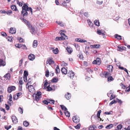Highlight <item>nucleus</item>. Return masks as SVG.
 Returning a JSON list of instances; mask_svg holds the SVG:
<instances>
[{"label":"nucleus","instance_id":"obj_13","mask_svg":"<svg viewBox=\"0 0 130 130\" xmlns=\"http://www.w3.org/2000/svg\"><path fill=\"white\" fill-rule=\"evenodd\" d=\"M10 74L9 73H7L4 75L3 77L6 79V80H9L10 77Z\"/></svg>","mask_w":130,"mask_h":130},{"label":"nucleus","instance_id":"obj_54","mask_svg":"<svg viewBox=\"0 0 130 130\" xmlns=\"http://www.w3.org/2000/svg\"><path fill=\"white\" fill-rule=\"evenodd\" d=\"M87 72H89V73H92V71L90 68H87L86 69Z\"/></svg>","mask_w":130,"mask_h":130},{"label":"nucleus","instance_id":"obj_42","mask_svg":"<svg viewBox=\"0 0 130 130\" xmlns=\"http://www.w3.org/2000/svg\"><path fill=\"white\" fill-rule=\"evenodd\" d=\"M12 13V11L11 10H8L6 11V14L8 15H11Z\"/></svg>","mask_w":130,"mask_h":130},{"label":"nucleus","instance_id":"obj_22","mask_svg":"<svg viewBox=\"0 0 130 130\" xmlns=\"http://www.w3.org/2000/svg\"><path fill=\"white\" fill-rule=\"evenodd\" d=\"M37 41L36 40H34L33 42L32 46L34 48L36 47L37 45Z\"/></svg>","mask_w":130,"mask_h":130},{"label":"nucleus","instance_id":"obj_18","mask_svg":"<svg viewBox=\"0 0 130 130\" xmlns=\"http://www.w3.org/2000/svg\"><path fill=\"white\" fill-rule=\"evenodd\" d=\"M101 110L99 111L97 113V116L98 118V119L100 121H101L102 120V119L100 118V113H101Z\"/></svg>","mask_w":130,"mask_h":130},{"label":"nucleus","instance_id":"obj_49","mask_svg":"<svg viewBox=\"0 0 130 130\" xmlns=\"http://www.w3.org/2000/svg\"><path fill=\"white\" fill-rule=\"evenodd\" d=\"M80 123H78L76 126H75V127L76 129H79L80 128Z\"/></svg>","mask_w":130,"mask_h":130},{"label":"nucleus","instance_id":"obj_31","mask_svg":"<svg viewBox=\"0 0 130 130\" xmlns=\"http://www.w3.org/2000/svg\"><path fill=\"white\" fill-rule=\"evenodd\" d=\"M58 81V78H54L52 80V82L53 83H56Z\"/></svg>","mask_w":130,"mask_h":130},{"label":"nucleus","instance_id":"obj_16","mask_svg":"<svg viewBox=\"0 0 130 130\" xmlns=\"http://www.w3.org/2000/svg\"><path fill=\"white\" fill-rule=\"evenodd\" d=\"M54 62L53 61L51 60L50 58L48 59L47 60L46 62V64H47L48 63L49 65L53 64L54 63Z\"/></svg>","mask_w":130,"mask_h":130},{"label":"nucleus","instance_id":"obj_17","mask_svg":"<svg viewBox=\"0 0 130 130\" xmlns=\"http://www.w3.org/2000/svg\"><path fill=\"white\" fill-rule=\"evenodd\" d=\"M71 94L67 92L65 95V97L68 100L70 99L71 97Z\"/></svg>","mask_w":130,"mask_h":130},{"label":"nucleus","instance_id":"obj_7","mask_svg":"<svg viewBox=\"0 0 130 130\" xmlns=\"http://www.w3.org/2000/svg\"><path fill=\"white\" fill-rule=\"evenodd\" d=\"M73 120L74 122L76 123H77L79 121V118L77 116H74L73 118Z\"/></svg>","mask_w":130,"mask_h":130},{"label":"nucleus","instance_id":"obj_10","mask_svg":"<svg viewBox=\"0 0 130 130\" xmlns=\"http://www.w3.org/2000/svg\"><path fill=\"white\" fill-rule=\"evenodd\" d=\"M126 48L124 46H121L119 45L118 47L117 50L119 51H122L123 50H126Z\"/></svg>","mask_w":130,"mask_h":130},{"label":"nucleus","instance_id":"obj_52","mask_svg":"<svg viewBox=\"0 0 130 130\" xmlns=\"http://www.w3.org/2000/svg\"><path fill=\"white\" fill-rule=\"evenodd\" d=\"M11 127V125L6 126H5V128L7 130H8Z\"/></svg>","mask_w":130,"mask_h":130},{"label":"nucleus","instance_id":"obj_51","mask_svg":"<svg viewBox=\"0 0 130 130\" xmlns=\"http://www.w3.org/2000/svg\"><path fill=\"white\" fill-rule=\"evenodd\" d=\"M67 63L65 62L64 61H62L61 63V65L63 66H67Z\"/></svg>","mask_w":130,"mask_h":130},{"label":"nucleus","instance_id":"obj_25","mask_svg":"<svg viewBox=\"0 0 130 130\" xmlns=\"http://www.w3.org/2000/svg\"><path fill=\"white\" fill-rule=\"evenodd\" d=\"M55 71L56 74L59 73L60 72V69H59V67L57 66L55 69Z\"/></svg>","mask_w":130,"mask_h":130},{"label":"nucleus","instance_id":"obj_28","mask_svg":"<svg viewBox=\"0 0 130 130\" xmlns=\"http://www.w3.org/2000/svg\"><path fill=\"white\" fill-rule=\"evenodd\" d=\"M11 8L13 11H16L17 10V8L15 5H12L11 7Z\"/></svg>","mask_w":130,"mask_h":130},{"label":"nucleus","instance_id":"obj_40","mask_svg":"<svg viewBox=\"0 0 130 130\" xmlns=\"http://www.w3.org/2000/svg\"><path fill=\"white\" fill-rule=\"evenodd\" d=\"M97 34L99 35H102V30H101L98 29L97 31Z\"/></svg>","mask_w":130,"mask_h":130},{"label":"nucleus","instance_id":"obj_45","mask_svg":"<svg viewBox=\"0 0 130 130\" xmlns=\"http://www.w3.org/2000/svg\"><path fill=\"white\" fill-rule=\"evenodd\" d=\"M63 40L62 39V38L61 37H57L55 39L56 41L61 40Z\"/></svg>","mask_w":130,"mask_h":130},{"label":"nucleus","instance_id":"obj_2","mask_svg":"<svg viewBox=\"0 0 130 130\" xmlns=\"http://www.w3.org/2000/svg\"><path fill=\"white\" fill-rule=\"evenodd\" d=\"M102 76V75L104 76L106 78L107 77V80L109 82H111L114 80L112 76H111V74L109 72H106L104 74H100Z\"/></svg>","mask_w":130,"mask_h":130},{"label":"nucleus","instance_id":"obj_34","mask_svg":"<svg viewBox=\"0 0 130 130\" xmlns=\"http://www.w3.org/2000/svg\"><path fill=\"white\" fill-rule=\"evenodd\" d=\"M13 38L12 37L8 36L6 38V39H7L8 41L11 42L12 41V39Z\"/></svg>","mask_w":130,"mask_h":130},{"label":"nucleus","instance_id":"obj_41","mask_svg":"<svg viewBox=\"0 0 130 130\" xmlns=\"http://www.w3.org/2000/svg\"><path fill=\"white\" fill-rule=\"evenodd\" d=\"M88 23L90 26L91 27H92V25H93V24L92 23L91 21H90V20H88Z\"/></svg>","mask_w":130,"mask_h":130},{"label":"nucleus","instance_id":"obj_62","mask_svg":"<svg viewBox=\"0 0 130 130\" xmlns=\"http://www.w3.org/2000/svg\"><path fill=\"white\" fill-rule=\"evenodd\" d=\"M100 47V45L99 44H95L94 47L95 48H97Z\"/></svg>","mask_w":130,"mask_h":130},{"label":"nucleus","instance_id":"obj_58","mask_svg":"<svg viewBox=\"0 0 130 130\" xmlns=\"http://www.w3.org/2000/svg\"><path fill=\"white\" fill-rule=\"evenodd\" d=\"M102 30V36H103V38H105V36L104 33L105 32L104 30Z\"/></svg>","mask_w":130,"mask_h":130},{"label":"nucleus","instance_id":"obj_9","mask_svg":"<svg viewBox=\"0 0 130 130\" xmlns=\"http://www.w3.org/2000/svg\"><path fill=\"white\" fill-rule=\"evenodd\" d=\"M11 118L13 123L16 124L18 122V119L16 116H12L11 117Z\"/></svg>","mask_w":130,"mask_h":130},{"label":"nucleus","instance_id":"obj_53","mask_svg":"<svg viewBox=\"0 0 130 130\" xmlns=\"http://www.w3.org/2000/svg\"><path fill=\"white\" fill-rule=\"evenodd\" d=\"M24 23L27 25V27L29 26H30V23H29L28 21L26 20V21L24 22Z\"/></svg>","mask_w":130,"mask_h":130},{"label":"nucleus","instance_id":"obj_6","mask_svg":"<svg viewBox=\"0 0 130 130\" xmlns=\"http://www.w3.org/2000/svg\"><path fill=\"white\" fill-rule=\"evenodd\" d=\"M15 89L16 87L15 86H12L8 88L7 91L9 93H10L12 91L15 90Z\"/></svg>","mask_w":130,"mask_h":130},{"label":"nucleus","instance_id":"obj_1","mask_svg":"<svg viewBox=\"0 0 130 130\" xmlns=\"http://www.w3.org/2000/svg\"><path fill=\"white\" fill-rule=\"evenodd\" d=\"M22 11L21 12V14L24 17L28 15L27 11H30L31 14H32V8L31 7H29L25 4H24L23 6L22 7Z\"/></svg>","mask_w":130,"mask_h":130},{"label":"nucleus","instance_id":"obj_57","mask_svg":"<svg viewBox=\"0 0 130 130\" xmlns=\"http://www.w3.org/2000/svg\"><path fill=\"white\" fill-rule=\"evenodd\" d=\"M5 108L7 110H8L10 108V107L9 106V105L7 104H5Z\"/></svg>","mask_w":130,"mask_h":130},{"label":"nucleus","instance_id":"obj_39","mask_svg":"<svg viewBox=\"0 0 130 130\" xmlns=\"http://www.w3.org/2000/svg\"><path fill=\"white\" fill-rule=\"evenodd\" d=\"M117 102V101L115 100H113L110 103L109 105L110 106L111 105L113 104L116 103Z\"/></svg>","mask_w":130,"mask_h":130},{"label":"nucleus","instance_id":"obj_14","mask_svg":"<svg viewBox=\"0 0 130 130\" xmlns=\"http://www.w3.org/2000/svg\"><path fill=\"white\" fill-rule=\"evenodd\" d=\"M61 71L62 74H66L67 73V70L65 68H62Z\"/></svg>","mask_w":130,"mask_h":130},{"label":"nucleus","instance_id":"obj_5","mask_svg":"<svg viewBox=\"0 0 130 130\" xmlns=\"http://www.w3.org/2000/svg\"><path fill=\"white\" fill-rule=\"evenodd\" d=\"M93 64H95L99 65L101 64V61L100 58H97L96 60H94L92 62Z\"/></svg>","mask_w":130,"mask_h":130},{"label":"nucleus","instance_id":"obj_35","mask_svg":"<svg viewBox=\"0 0 130 130\" xmlns=\"http://www.w3.org/2000/svg\"><path fill=\"white\" fill-rule=\"evenodd\" d=\"M53 52L55 54H57L59 52V50L57 48H56L55 49H54L53 50Z\"/></svg>","mask_w":130,"mask_h":130},{"label":"nucleus","instance_id":"obj_29","mask_svg":"<svg viewBox=\"0 0 130 130\" xmlns=\"http://www.w3.org/2000/svg\"><path fill=\"white\" fill-rule=\"evenodd\" d=\"M94 24L97 26H100V23L99 20H95L94 21Z\"/></svg>","mask_w":130,"mask_h":130},{"label":"nucleus","instance_id":"obj_24","mask_svg":"<svg viewBox=\"0 0 130 130\" xmlns=\"http://www.w3.org/2000/svg\"><path fill=\"white\" fill-rule=\"evenodd\" d=\"M60 34L61 36V37L62 38L63 40L65 39H67V38H66L67 37V36L61 32Z\"/></svg>","mask_w":130,"mask_h":130},{"label":"nucleus","instance_id":"obj_30","mask_svg":"<svg viewBox=\"0 0 130 130\" xmlns=\"http://www.w3.org/2000/svg\"><path fill=\"white\" fill-rule=\"evenodd\" d=\"M25 127H27L29 125V123L26 121H24L23 123Z\"/></svg>","mask_w":130,"mask_h":130},{"label":"nucleus","instance_id":"obj_4","mask_svg":"<svg viewBox=\"0 0 130 130\" xmlns=\"http://www.w3.org/2000/svg\"><path fill=\"white\" fill-rule=\"evenodd\" d=\"M67 75L71 78L73 80L75 79L76 78V77L75 76L74 73L72 71H69L67 74Z\"/></svg>","mask_w":130,"mask_h":130},{"label":"nucleus","instance_id":"obj_27","mask_svg":"<svg viewBox=\"0 0 130 130\" xmlns=\"http://www.w3.org/2000/svg\"><path fill=\"white\" fill-rule=\"evenodd\" d=\"M115 38H116L119 40H121L122 39L121 36L118 35L117 34H116L115 35Z\"/></svg>","mask_w":130,"mask_h":130},{"label":"nucleus","instance_id":"obj_63","mask_svg":"<svg viewBox=\"0 0 130 130\" xmlns=\"http://www.w3.org/2000/svg\"><path fill=\"white\" fill-rule=\"evenodd\" d=\"M122 125L120 124L117 126V128L118 129H121L122 127Z\"/></svg>","mask_w":130,"mask_h":130},{"label":"nucleus","instance_id":"obj_50","mask_svg":"<svg viewBox=\"0 0 130 130\" xmlns=\"http://www.w3.org/2000/svg\"><path fill=\"white\" fill-rule=\"evenodd\" d=\"M28 75V72L26 71H24V76L27 77Z\"/></svg>","mask_w":130,"mask_h":130},{"label":"nucleus","instance_id":"obj_8","mask_svg":"<svg viewBox=\"0 0 130 130\" xmlns=\"http://www.w3.org/2000/svg\"><path fill=\"white\" fill-rule=\"evenodd\" d=\"M28 58L30 60L33 61L35 58V55L33 54H30L28 56Z\"/></svg>","mask_w":130,"mask_h":130},{"label":"nucleus","instance_id":"obj_43","mask_svg":"<svg viewBox=\"0 0 130 130\" xmlns=\"http://www.w3.org/2000/svg\"><path fill=\"white\" fill-rule=\"evenodd\" d=\"M48 91H51L53 89L51 87H50V85H49L46 87Z\"/></svg>","mask_w":130,"mask_h":130},{"label":"nucleus","instance_id":"obj_11","mask_svg":"<svg viewBox=\"0 0 130 130\" xmlns=\"http://www.w3.org/2000/svg\"><path fill=\"white\" fill-rule=\"evenodd\" d=\"M28 28L30 30V32L32 34L33 33H35V28L32 26L30 24V26H28Z\"/></svg>","mask_w":130,"mask_h":130},{"label":"nucleus","instance_id":"obj_32","mask_svg":"<svg viewBox=\"0 0 130 130\" xmlns=\"http://www.w3.org/2000/svg\"><path fill=\"white\" fill-rule=\"evenodd\" d=\"M60 106L62 110L65 111H66L67 110V109L64 106L62 105H60Z\"/></svg>","mask_w":130,"mask_h":130},{"label":"nucleus","instance_id":"obj_20","mask_svg":"<svg viewBox=\"0 0 130 130\" xmlns=\"http://www.w3.org/2000/svg\"><path fill=\"white\" fill-rule=\"evenodd\" d=\"M66 49L67 52L70 54L72 52V49L70 47L68 46Z\"/></svg>","mask_w":130,"mask_h":130},{"label":"nucleus","instance_id":"obj_60","mask_svg":"<svg viewBox=\"0 0 130 130\" xmlns=\"http://www.w3.org/2000/svg\"><path fill=\"white\" fill-rule=\"evenodd\" d=\"M96 3L97 4H99V5H101L103 3V1H102L100 2L99 1H97Z\"/></svg>","mask_w":130,"mask_h":130},{"label":"nucleus","instance_id":"obj_33","mask_svg":"<svg viewBox=\"0 0 130 130\" xmlns=\"http://www.w3.org/2000/svg\"><path fill=\"white\" fill-rule=\"evenodd\" d=\"M47 100L49 101V103L51 104H54V103L55 101L54 100L48 99Z\"/></svg>","mask_w":130,"mask_h":130},{"label":"nucleus","instance_id":"obj_55","mask_svg":"<svg viewBox=\"0 0 130 130\" xmlns=\"http://www.w3.org/2000/svg\"><path fill=\"white\" fill-rule=\"evenodd\" d=\"M116 99L117 100V102H118L120 105H121L122 103L123 102L121 100H119L118 98Z\"/></svg>","mask_w":130,"mask_h":130},{"label":"nucleus","instance_id":"obj_64","mask_svg":"<svg viewBox=\"0 0 130 130\" xmlns=\"http://www.w3.org/2000/svg\"><path fill=\"white\" fill-rule=\"evenodd\" d=\"M18 130H25V129H23L21 126H19L18 127Z\"/></svg>","mask_w":130,"mask_h":130},{"label":"nucleus","instance_id":"obj_38","mask_svg":"<svg viewBox=\"0 0 130 130\" xmlns=\"http://www.w3.org/2000/svg\"><path fill=\"white\" fill-rule=\"evenodd\" d=\"M56 23L58 25H59L61 26H64L63 23L61 21H56Z\"/></svg>","mask_w":130,"mask_h":130},{"label":"nucleus","instance_id":"obj_26","mask_svg":"<svg viewBox=\"0 0 130 130\" xmlns=\"http://www.w3.org/2000/svg\"><path fill=\"white\" fill-rule=\"evenodd\" d=\"M113 125L112 124H109L107 125L105 127L107 129H110L113 127Z\"/></svg>","mask_w":130,"mask_h":130},{"label":"nucleus","instance_id":"obj_46","mask_svg":"<svg viewBox=\"0 0 130 130\" xmlns=\"http://www.w3.org/2000/svg\"><path fill=\"white\" fill-rule=\"evenodd\" d=\"M48 99H47V100H45L43 101H42L43 103L47 105L49 103V101L47 100Z\"/></svg>","mask_w":130,"mask_h":130},{"label":"nucleus","instance_id":"obj_36","mask_svg":"<svg viewBox=\"0 0 130 130\" xmlns=\"http://www.w3.org/2000/svg\"><path fill=\"white\" fill-rule=\"evenodd\" d=\"M64 113L65 115L67 116L68 117H69L70 116V112L68 111L67 110L66 111L64 112Z\"/></svg>","mask_w":130,"mask_h":130},{"label":"nucleus","instance_id":"obj_37","mask_svg":"<svg viewBox=\"0 0 130 130\" xmlns=\"http://www.w3.org/2000/svg\"><path fill=\"white\" fill-rule=\"evenodd\" d=\"M18 111L21 114H22L23 112V109L21 107H19L18 108Z\"/></svg>","mask_w":130,"mask_h":130},{"label":"nucleus","instance_id":"obj_59","mask_svg":"<svg viewBox=\"0 0 130 130\" xmlns=\"http://www.w3.org/2000/svg\"><path fill=\"white\" fill-rule=\"evenodd\" d=\"M21 48L22 49H23L26 50H27V48L26 46V45H24L23 44Z\"/></svg>","mask_w":130,"mask_h":130},{"label":"nucleus","instance_id":"obj_44","mask_svg":"<svg viewBox=\"0 0 130 130\" xmlns=\"http://www.w3.org/2000/svg\"><path fill=\"white\" fill-rule=\"evenodd\" d=\"M17 3L20 6H22L23 5L22 3L19 2L18 0H17Z\"/></svg>","mask_w":130,"mask_h":130},{"label":"nucleus","instance_id":"obj_15","mask_svg":"<svg viewBox=\"0 0 130 130\" xmlns=\"http://www.w3.org/2000/svg\"><path fill=\"white\" fill-rule=\"evenodd\" d=\"M9 32L11 34H15L16 33V30L15 28L11 27L10 28Z\"/></svg>","mask_w":130,"mask_h":130},{"label":"nucleus","instance_id":"obj_48","mask_svg":"<svg viewBox=\"0 0 130 130\" xmlns=\"http://www.w3.org/2000/svg\"><path fill=\"white\" fill-rule=\"evenodd\" d=\"M2 35L4 37H6L7 35L4 32H2L1 33Z\"/></svg>","mask_w":130,"mask_h":130},{"label":"nucleus","instance_id":"obj_19","mask_svg":"<svg viewBox=\"0 0 130 130\" xmlns=\"http://www.w3.org/2000/svg\"><path fill=\"white\" fill-rule=\"evenodd\" d=\"M107 68L110 72L111 73L112 71L113 66L111 65H109L107 66Z\"/></svg>","mask_w":130,"mask_h":130},{"label":"nucleus","instance_id":"obj_21","mask_svg":"<svg viewBox=\"0 0 130 130\" xmlns=\"http://www.w3.org/2000/svg\"><path fill=\"white\" fill-rule=\"evenodd\" d=\"M75 40L76 41L78 42H86V40H83L82 39L80 38H76L75 39Z\"/></svg>","mask_w":130,"mask_h":130},{"label":"nucleus","instance_id":"obj_47","mask_svg":"<svg viewBox=\"0 0 130 130\" xmlns=\"http://www.w3.org/2000/svg\"><path fill=\"white\" fill-rule=\"evenodd\" d=\"M84 15L85 17L87 18L89 16V15L88 14V12L84 13Z\"/></svg>","mask_w":130,"mask_h":130},{"label":"nucleus","instance_id":"obj_61","mask_svg":"<svg viewBox=\"0 0 130 130\" xmlns=\"http://www.w3.org/2000/svg\"><path fill=\"white\" fill-rule=\"evenodd\" d=\"M12 96L11 94H10L9 96V101L10 102H12Z\"/></svg>","mask_w":130,"mask_h":130},{"label":"nucleus","instance_id":"obj_3","mask_svg":"<svg viewBox=\"0 0 130 130\" xmlns=\"http://www.w3.org/2000/svg\"><path fill=\"white\" fill-rule=\"evenodd\" d=\"M41 94V93L40 92H38L36 94L33 95V97L34 98V100L35 101H36L37 102H38L40 100L41 96H40Z\"/></svg>","mask_w":130,"mask_h":130},{"label":"nucleus","instance_id":"obj_56","mask_svg":"<svg viewBox=\"0 0 130 130\" xmlns=\"http://www.w3.org/2000/svg\"><path fill=\"white\" fill-rule=\"evenodd\" d=\"M49 72L48 70H47L46 72V74H45V76L47 77H48L49 76Z\"/></svg>","mask_w":130,"mask_h":130},{"label":"nucleus","instance_id":"obj_12","mask_svg":"<svg viewBox=\"0 0 130 130\" xmlns=\"http://www.w3.org/2000/svg\"><path fill=\"white\" fill-rule=\"evenodd\" d=\"M29 90L30 92L32 93H33L35 91V89L33 86L31 85H29Z\"/></svg>","mask_w":130,"mask_h":130},{"label":"nucleus","instance_id":"obj_23","mask_svg":"<svg viewBox=\"0 0 130 130\" xmlns=\"http://www.w3.org/2000/svg\"><path fill=\"white\" fill-rule=\"evenodd\" d=\"M6 65V63L3 60H0V67L1 66H4Z\"/></svg>","mask_w":130,"mask_h":130}]
</instances>
